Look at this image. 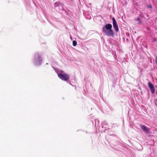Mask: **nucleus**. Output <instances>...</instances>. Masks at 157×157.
Listing matches in <instances>:
<instances>
[{"instance_id": "4", "label": "nucleus", "mask_w": 157, "mask_h": 157, "mask_svg": "<svg viewBox=\"0 0 157 157\" xmlns=\"http://www.w3.org/2000/svg\"><path fill=\"white\" fill-rule=\"evenodd\" d=\"M113 26L115 30L117 32L119 31V28L117 23L114 17L112 18Z\"/></svg>"}, {"instance_id": "11", "label": "nucleus", "mask_w": 157, "mask_h": 157, "mask_svg": "<svg viewBox=\"0 0 157 157\" xmlns=\"http://www.w3.org/2000/svg\"><path fill=\"white\" fill-rule=\"evenodd\" d=\"M155 62L156 64H157V56L155 58Z\"/></svg>"}, {"instance_id": "8", "label": "nucleus", "mask_w": 157, "mask_h": 157, "mask_svg": "<svg viewBox=\"0 0 157 157\" xmlns=\"http://www.w3.org/2000/svg\"><path fill=\"white\" fill-rule=\"evenodd\" d=\"M136 21H138L139 24H140L141 22V21L140 18L138 17H137L136 19L135 20Z\"/></svg>"}, {"instance_id": "6", "label": "nucleus", "mask_w": 157, "mask_h": 157, "mask_svg": "<svg viewBox=\"0 0 157 157\" xmlns=\"http://www.w3.org/2000/svg\"><path fill=\"white\" fill-rule=\"evenodd\" d=\"M54 6L57 8H59V9L61 10H62L63 9V4L59 2H57L55 3Z\"/></svg>"}, {"instance_id": "2", "label": "nucleus", "mask_w": 157, "mask_h": 157, "mask_svg": "<svg viewBox=\"0 0 157 157\" xmlns=\"http://www.w3.org/2000/svg\"><path fill=\"white\" fill-rule=\"evenodd\" d=\"M56 73L58 74L59 78L64 81H67L69 78V75L64 71L52 66Z\"/></svg>"}, {"instance_id": "3", "label": "nucleus", "mask_w": 157, "mask_h": 157, "mask_svg": "<svg viewBox=\"0 0 157 157\" xmlns=\"http://www.w3.org/2000/svg\"><path fill=\"white\" fill-rule=\"evenodd\" d=\"M42 63V59L41 53H36L34 55L33 60V65L36 66L40 65Z\"/></svg>"}, {"instance_id": "5", "label": "nucleus", "mask_w": 157, "mask_h": 157, "mask_svg": "<svg viewBox=\"0 0 157 157\" xmlns=\"http://www.w3.org/2000/svg\"><path fill=\"white\" fill-rule=\"evenodd\" d=\"M148 85L150 88L151 93L154 94L155 92V89L153 85L150 82H149L148 83Z\"/></svg>"}, {"instance_id": "9", "label": "nucleus", "mask_w": 157, "mask_h": 157, "mask_svg": "<svg viewBox=\"0 0 157 157\" xmlns=\"http://www.w3.org/2000/svg\"><path fill=\"white\" fill-rule=\"evenodd\" d=\"M77 42L76 41L73 40V45L74 46H75L77 45Z\"/></svg>"}, {"instance_id": "1", "label": "nucleus", "mask_w": 157, "mask_h": 157, "mask_svg": "<svg viewBox=\"0 0 157 157\" xmlns=\"http://www.w3.org/2000/svg\"><path fill=\"white\" fill-rule=\"evenodd\" d=\"M112 25L109 23L106 24L102 28V31L104 34L108 37L113 36L114 32L112 29Z\"/></svg>"}, {"instance_id": "12", "label": "nucleus", "mask_w": 157, "mask_h": 157, "mask_svg": "<svg viewBox=\"0 0 157 157\" xmlns=\"http://www.w3.org/2000/svg\"><path fill=\"white\" fill-rule=\"evenodd\" d=\"M70 83H71V82H70V81H69V83L70 84H70Z\"/></svg>"}, {"instance_id": "13", "label": "nucleus", "mask_w": 157, "mask_h": 157, "mask_svg": "<svg viewBox=\"0 0 157 157\" xmlns=\"http://www.w3.org/2000/svg\"><path fill=\"white\" fill-rule=\"evenodd\" d=\"M48 63H46V64H47V65H48Z\"/></svg>"}, {"instance_id": "7", "label": "nucleus", "mask_w": 157, "mask_h": 157, "mask_svg": "<svg viewBox=\"0 0 157 157\" xmlns=\"http://www.w3.org/2000/svg\"><path fill=\"white\" fill-rule=\"evenodd\" d=\"M141 128L145 132H148L149 131L148 128L144 125H140Z\"/></svg>"}, {"instance_id": "10", "label": "nucleus", "mask_w": 157, "mask_h": 157, "mask_svg": "<svg viewBox=\"0 0 157 157\" xmlns=\"http://www.w3.org/2000/svg\"><path fill=\"white\" fill-rule=\"evenodd\" d=\"M147 8H152V7L151 5H148L147 6Z\"/></svg>"}]
</instances>
